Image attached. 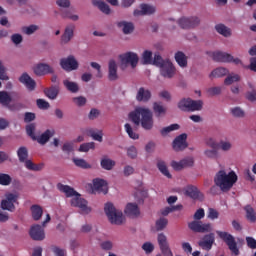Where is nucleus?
Instances as JSON below:
<instances>
[{
  "label": "nucleus",
  "mask_w": 256,
  "mask_h": 256,
  "mask_svg": "<svg viewBox=\"0 0 256 256\" xmlns=\"http://www.w3.org/2000/svg\"><path fill=\"white\" fill-rule=\"evenodd\" d=\"M203 109V102L201 100L190 99L189 111H201Z\"/></svg>",
  "instance_id": "48"
},
{
  "label": "nucleus",
  "mask_w": 256,
  "mask_h": 256,
  "mask_svg": "<svg viewBox=\"0 0 256 256\" xmlns=\"http://www.w3.org/2000/svg\"><path fill=\"white\" fill-rule=\"evenodd\" d=\"M204 155H206L208 159H217L219 152L217 151V149L212 148V150L204 151Z\"/></svg>",
  "instance_id": "61"
},
{
  "label": "nucleus",
  "mask_w": 256,
  "mask_h": 256,
  "mask_svg": "<svg viewBox=\"0 0 256 256\" xmlns=\"http://www.w3.org/2000/svg\"><path fill=\"white\" fill-rule=\"evenodd\" d=\"M20 83L25 85V87L28 89V91H35V87H37V83L29 74L23 73L19 78Z\"/></svg>",
  "instance_id": "18"
},
{
  "label": "nucleus",
  "mask_w": 256,
  "mask_h": 256,
  "mask_svg": "<svg viewBox=\"0 0 256 256\" xmlns=\"http://www.w3.org/2000/svg\"><path fill=\"white\" fill-rule=\"evenodd\" d=\"M216 234L218 237L227 245L228 249L233 253V255H239V248L237 247V241L235 237L229 232L217 230Z\"/></svg>",
  "instance_id": "5"
},
{
  "label": "nucleus",
  "mask_w": 256,
  "mask_h": 256,
  "mask_svg": "<svg viewBox=\"0 0 256 256\" xmlns=\"http://www.w3.org/2000/svg\"><path fill=\"white\" fill-rule=\"evenodd\" d=\"M57 189L61 191V193H65L66 197H73L71 199L72 207H78L84 215H89V213H91V208L87 206V201L81 198V195H79V193H77L71 186L58 183Z\"/></svg>",
  "instance_id": "1"
},
{
  "label": "nucleus",
  "mask_w": 256,
  "mask_h": 256,
  "mask_svg": "<svg viewBox=\"0 0 256 256\" xmlns=\"http://www.w3.org/2000/svg\"><path fill=\"white\" fill-rule=\"evenodd\" d=\"M208 55L212 57L213 61L218 63H234V65H241V59L233 58V56L229 53L225 52H208Z\"/></svg>",
  "instance_id": "6"
},
{
  "label": "nucleus",
  "mask_w": 256,
  "mask_h": 256,
  "mask_svg": "<svg viewBox=\"0 0 256 256\" xmlns=\"http://www.w3.org/2000/svg\"><path fill=\"white\" fill-rule=\"evenodd\" d=\"M121 69H127L129 65H131L132 69L137 67V63H139V56L134 52H126L119 56Z\"/></svg>",
  "instance_id": "8"
},
{
  "label": "nucleus",
  "mask_w": 256,
  "mask_h": 256,
  "mask_svg": "<svg viewBox=\"0 0 256 256\" xmlns=\"http://www.w3.org/2000/svg\"><path fill=\"white\" fill-rule=\"evenodd\" d=\"M244 209L246 211V218L248 219V221H250V223H255V221H256L255 209H253V207H251V205L245 206Z\"/></svg>",
  "instance_id": "41"
},
{
  "label": "nucleus",
  "mask_w": 256,
  "mask_h": 256,
  "mask_svg": "<svg viewBox=\"0 0 256 256\" xmlns=\"http://www.w3.org/2000/svg\"><path fill=\"white\" fill-rule=\"evenodd\" d=\"M93 189L99 193L107 195L109 189L107 188V181L103 179L96 178L93 180Z\"/></svg>",
  "instance_id": "21"
},
{
  "label": "nucleus",
  "mask_w": 256,
  "mask_h": 256,
  "mask_svg": "<svg viewBox=\"0 0 256 256\" xmlns=\"http://www.w3.org/2000/svg\"><path fill=\"white\" fill-rule=\"evenodd\" d=\"M92 5H94V7H98V9H100L102 13H105V15H109L111 13V8L107 5V3H105V1L93 0Z\"/></svg>",
  "instance_id": "30"
},
{
  "label": "nucleus",
  "mask_w": 256,
  "mask_h": 256,
  "mask_svg": "<svg viewBox=\"0 0 256 256\" xmlns=\"http://www.w3.org/2000/svg\"><path fill=\"white\" fill-rule=\"evenodd\" d=\"M174 57L179 67H182L183 69L187 67V56L185 55V53L178 51L175 53Z\"/></svg>",
  "instance_id": "33"
},
{
  "label": "nucleus",
  "mask_w": 256,
  "mask_h": 256,
  "mask_svg": "<svg viewBox=\"0 0 256 256\" xmlns=\"http://www.w3.org/2000/svg\"><path fill=\"white\" fill-rule=\"evenodd\" d=\"M26 133L29 137H31V139H33L35 141V139H37L35 137V124H29L26 126Z\"/></svg>",
  "instance_id": "59"
},
{
  "label": "nucleus",
  "mask_w": 256,
  "mask_h": 256,
  "mask_svg": "<svg viewBox=\"0 0 256 256\" xmlns=\"http://www.w3.org/2000/svg\"><path fill=\"white\" fill-rule=\"evenodd\" d=\"M231 113L234 117H245V112L240 107L232 108Z\"/></svg>",
  "instance_id": "63"
},
{
  "label": "nucleus",
  "mask_w": 256,
  "mask_h": 256,
  "mask_svg": "<svg viewBox=\"0 0 256 256\" xmlns=\"http://www.w3.org/2000/svg\"><path fill=\"white\" fill-rule=\"evenodd\" d=\"M199 23H201V20L196 16L182 17L178 20V25L181 29H194Z\"/></svg>",
  "instance_id": "12"
},
{
  "label": "nucleus",
  "mask_w": 256,
  "mask_h": 256,
  "mask_svg": "<svg viewBox=\"0 0 256 256\" xmlns=\"http://www.w3.org/2000/svg\"><path fill=\"white\" fill-rule=\"evenodd\" d=\"M153 111L156 117H165L167 114V108L161 104V102L153 103Z\"/></svg>",
  "instance_id": "29"
},
{
  "label": "nucleus",
  "mask_w": 256,
  "mask_h": 256,
  "mask_svg": "<svg viewBox=\"0 0 256 256\" xmlns=\"http://www.w3.org/2000/svg\"><path fill=\"white\" fill-rule=\"evenodd\" d=\"M208 219L215 221V219H219V212L215 208L208 209Z\"/></svg>",
  "instance_id": "60"
},
{
  "label": "nucleus",
  "mask_w": 256,
  "mask_h": 256,
  "mask_svg": "<svg viewBox=\"0 0 256 256\" xmlns=\"http://www.w3.org/2000/svg\"><path fill=\"white\" fill-rule=\"evenodd\" d=\"M117 25L120 29H122L124 35H129L132 31H135V26L131 22L121 21L118 22Z\"/></svg>",
  "instance_id": "28"
},
{
  "label": "nucleus",
  "mask_w": 256,
  "mask_h": 256,
  "mask_svg": "<svg viewBox=\"0 0 256 256\" xmlns=\"http://www.w3.org/2000/svg\"><path fill=\"white\" fill-rule=\"evenodd\" d=\"M29 233L33 241H43L45 239V230L39 224L33 225Z\"/></svg>",
  "instance_id": "15"
},
{
  "label": "nucleus",
  "mask_w": 256,
  "mask_h": 256,
  "mask_svg": "<svg viewBox=\"0 0 256 256\" xmlns=\"http://www.w3.org/2000/svg\"><path fill=\"white\" fill-rule=\"evenodd\" d=\"M17 201H19V194L17 192H7L5 194V199L1 201V209H3V211H10V213H13L15 211V203H19Z\"/></svg>",
  "instance_id": "7"
},
{
  "label": "nucleus",
  "mask_w": 256,
  "mask_h": 256,
  "mask_svg": "<svg viewBox=\"0 0 256 256\" xmlns=\"http://www.w3.org/2000/svg\"><path fill=\"white\" fill-rule=\"evenodd\" d=\"M217 33L223 35V37H231V29L227 28L224 24H218L215 26Z\"/></svg>",
  "instance_id": "42"
},
{
  "label": "nucleus",
  "mask_w": 256,
  "mask_h": 256,
  "mask_svg": "<svg viewBox=\"0 0 256 256\" xmlns=\"http://www.w3.org/2000/svg\"><path fill=\"white\" fill-rule=\"evenodd\" d=\"M157 242L163 256H173V251H171L169 242L167 241V236L164 233L158 234Z\"/></svg>",
  "instance_id": "11"
},
{
  "label": "nucleus",
  "mask_w": 256,
  "mask_h": 256,
  "mask_svg": "<svg viewBox=\"0 0 256 256\" xmlns=\"http://www.w3.org/2000/svg\"><path fill=\"white\" fill-rule=\"evenodd\" d=\"M205 217V210L199 208L194 213V221L188 223V228L194 233H211L213 231V226L211 223H203L201 219Z\"/></svg>",
  "instance_id": "3"
},
{
  "label": "nucleus",
  "mask_w": 256,
  "mask_h": 256,
  "mask_svg": "<svg viewBox=\"0 0 256 256\" xmlns=\"http://www.w3.org/2000/svg\"><path fill=\"white\" fill-rule=\"evenodd\" d=\"M180 161H181L183 169H185V167H193V165L195 163V161L193 160L192 157L184 158Z\"/></svg>",
  "instance_id": "62"
},
{
  "label": "nucleus",
  "mask_w": 256,
  "mask_h": 256,
  "mask_svg": "<svg viewBox=\"0 0 256 256\" xmlns=\"http://www.w3.org/2000/svg\"><path fill=\"white\" fill-rule=\"evenodd\" d=\"M36 31H39V26L32 24L30 26H24L22 28V33H24V35H33V33H35Z\"/></svg>",
  "instance_id": "51"
},
{
  "label": "nucleus",
  "mask_w": 256,
  "mask_h": 256,
  "mask_svg": "<svg viewBox=\"0 0 256 256\" xmlns=\"http://www.w3.org/2000/svg\"><path fill=\"white\" fill-rule=\"evenodd\" d=\"M191 105V98H183L178 102V109L180 111H189Z\"/></svg>",
  "instance_id": "46"
},
{
  "label": "nucleus",
  "mask_w": 256,
  "mask_h": 256,
  "mask_svg": "<svg viewBox=\"0 0 256 256\" xmlns=\"http://www.w3.org/2000/svg\"><path fill=\"white\" fill-rule=\"evenodd\" d=\"M86 135L88 137H92L94 141H98L99 143H103V130L96 131L93 128H88L85 130Z\"/></svg>",
  "instance_id": "27"
},
{
  "label": "nucleus",
  "mask_w": 256,
  "mask_h": 256,
  "mask_svg": "<svg viewBox=\"0 0 256 256\" xmlns=\"http://www.w3.org/2000/svg\"><path fill=\"white\" fill-rule=\"evenodd\" d=\"M248 87H249V89H251V91L246 92V99L253 103L254 101H256L255 85H253V83H251V82H248Z\"/></svg>",
  "instance_id": "45"
},
{
  "label": "nucleus",
  "mask_w": 256,
  "mask_h": 256,
  "mask_svg": "<svg viewBox=\"0 0 256 256\" xmlns=\"http://www.w3.org/2000/svg\"><path fill=\"white\" fill-rule=\"evenodd\" d=\"M44 94L48 99H57V95H59V87L57 86H52L50 88H46L44 90Z\"/></svg>",
  "instance_id": "37"
},
{
  "label": "nucleus",
  "mask_w": 256,
  "mask_h": 256,
  "mask_svg": "<svg viewBox=\"0 0 256 256\" xmlns=\"http://www.w3.org/2000/svg\"><path fill=\"white\" fill-rule=\"evenodd\" d=\"M75 33V25H69L65 28L64 33L61 37L62 43H69L73 39Z\"/></svg>",
  "instance_id": "26"
},
{
  "label": "nucleus",
  "mask_w": 256,
  "mask_h": 256,
  "mask_svg": "<svg viewBox=\"0 0 256 256\" xmlns=\"http://www.w3.org/2000/svg\"><path fill=\"white\" fill-rule=\"evenodd\" d=\"M11 101H13V98L11 97V94H9V92L0 91V105L8 108L11 104Z\"/></svg>",
  "instance_id": "32"
},
{
  "label": "nucleus",
  "mask_w": 256,
  "mask_h": 256,
  "mask_svg": "<svg viewBox=\"0 0 256 256\" xmlns=\"http://www.w3.org/2000/svg\"><path fill=\"white\" fill-rule=\"evenodd\" d=\"M31 211H32V217L34 221H39L41 217H43V208L39 205H32L31 206Z\"/></svg>",
  "instance_id": "38"
},
{
  "label": "nucleus",
  "mask_w": 256,
  "mask_h": 256,
  "mask_svg": "<svg viewBox=\"0 0 256 256\" xmlns=\"http://www.w3.org/2000/svg\"><path fill=\"white\" fill-rule=\"evenodd\" d=\"M108 79L109 81H117L119 75L117 74V62L110 60L108 64Z\"/></svg>",
  "instance_id": "25"
},
{
  "label": "nucleus",
  "mask_w": 256,
  "mask_h": 256,
  "mask_svg": "<svg viewBox=\"0 0 256 256\" xmlns=\"http://www.w3.org/2000/svg\"><path fill=\"white\" fill-rule=\"evenodd\" d=\"M34 73L38 77H43V75L55 73V70H53V67H51L49 64L39 63L34 67Z\"/></svg>",
  "instance_id": "17"
},
{
  "label": "nucleus",
  "mask_w": 256,
  "mask_h": 256,
  "mask_svg": "<svg viewBox=\"0 0 256 256\" xmlns=\"http://www.w3.org/2000/svg\"><path fill=\"white\" fill-rule=\"evenodd\" d=\"M11 181H13V179L9 174L0 173V185H3V186L11 185Z\"/></svg>",
  "instance_id": "54"
},
{
  "label": "nucleus",
  "mask_w": 256,
  "mask_h": 256,
  "mask_svg": "<svg viewBox=\"0 0 256 256\" xmlns=\"http://www.w3.org/2000/svg\"><path fill=\"white\" fill-rule=\"evenodd\" d=\"M157 167H158L160 173H162V175H164L168 179H171V173H169V169L167 168V164L165 163V161L158 160Z\"/></svg>",
  "instance_id": "39"
},
{
  "label": "nucleus",
  "mask_w": 256,
  "mask_h": 256,
  "mask_svg": "<svg viewBox=\"0 0 256 256\" xmlns=\"http://www.w3.org/2000/svg\"><path fill=\"white\" fill-rule=\"evenodd\" d=\"M184 195L190 197V199H193L194 201H203L205 199V195L194 185L186 186L184 188Z\"/></svg>",
  "instance_id": "9"
},
{
  "label": "nucleus",
  "mask_w": 256,
  "mask_h": 256,
  "mask_svg": "<svg viewBox=\"0 0 256 256\" xmlns=\"http://www.w3.org/2000/svg\"><path fill=\"white\" fill-rule=\"evenodd\" d=\"M169 61V59H163V57H161V54H159V52H156L154 54L152 65H155V67H159L161 69L166 63H169Z\"/></svg>",
  "instance_id": "35"
},
{
  "label": "nucleus",
  "mask_w": 256,
  "mask_h": 256,
  "mask_svg": "<svg viewBox=\"0 0 256 256\" xmlns=\"http://www.w3.org/2000/svg\"><path fill=\"white\" fill-rule=\"evenodd\" d=\"M143 111H147V108H137L134 112L129 114V118L134 125L139 126L141 124V119H143Z\"/></svg>",
  "instance_id": "23"
},
{
  "label": "nucleus",
  "mask_w": 256,
  "mask_h": 256,
  "mask_svg": "<svg viewBox=\"0 0 256 256\" xmlns=\"http://www.w3.org/2000/svg\"><path fill=\"white\" fill-rule=\"evenodd\" d=\"M24 165H25L26 169H28V171H43V169L45 167L44 163L35 164L31 160H26L24 162Z\"/></svg>",
  "instance_id": "31"
},
{
  "label": "nucleus",
  "mask_w": 256,
  "mask_h": 256,
  "mask_svg": "<svg viewBox=\"0 0 256 256\" xmlns=\"http://www.w3.org/2000/svg\"><path fill=\"white\" fill-rule=\"evenodd\" d=\"M215 244V233L210 232L202 237V239L198 242L199 247L204 251H211L213 249V245Z\"/></svg>",
  "instance_id": "13"
},
{
  "label": "nucleus",
  "mask_w": 256,
  "mask_h": 256,
  "mask_svg": "<svg viewBox=\"0 0 256 256\" xmlns=\"http://www.w3.org/2000/svg\"><path fill=\"white\" fill-rule=\"evenodd\" d=\"M174 151H183L187 149V134H180L177 136L172 144Z\"/></svg>",
  "instance_id": "16"
},
{
  "label": "nucleus",
  "mask_w": 256,
  "mask_h": 256,
  "mask_svg": "<svg viewBox=\"0 0 256 256\" xmlns=\"http://www.w3.org/2000/svg\"><path fill=\"white\" fill-rule=\"evenodd\" d=\"M228 73L227 68L219 67L212 71L210 77H225Z\"/></svg>",
  "instance_id": "49"
},
{
  "label": "nucleus",
  "mask_w": 256,
  "mask_h": 256,
  "mask_svg": "<svg viewBox=\"0 0 256 256\" xmlns=\"http://www.w3.org/2000/svg\"><path fill=\"white\" fill-rule=\"evenodd\" d=\"M151 90L146 89L145 87H140L136 94V100L140 103H147L151 100Z\"/></svg>",
  "instance_id": "20"
},
{
  "label": "nucleus",
  "mask_w": 256,
  "mask_h": 256,
  "mask_svg": "<svg viewBox=\"0 0 256 256\" xmlns=\"http://www.w3.org/2000/svg\"><path fill=\"white\" fill-rule=\"evenodd\" d=\"M141 10H134V17H139L141 15H153L155 13V7L149 4H141Z\"/></svg>",
  "instance_id": "22"
},
{
  "label": "nucleus",
  "mask_w": 256,
  "mask_h": 256,
  "mask_svg": "<svg viewBox=\"0 0 256 256\" xmlns=\"http://www.w3.org/2000/svg\"><path fill=\"white\" fill-rule=\"evenodd\" d=\"M17 156L20 163H25L27 161V158L29 157V151L25 146H22L18 149Z\"/></svg>",
  "instance_id": "40"
},
{
  "label": "nucleus",
  "mask_w": 256,
  "mask_h": 256,
  "mask_svg": "<svg viewBox=\"0 0 256 256\" xmlns=\"http://www.w3.org/2000/svg\"><path fill=\"white\" fill-rule=\"evenodd\" d=\"M233 147V145L231 144V142L229 141H223L221 140L218 143V149H221V151H231V148Z\"/></svg>",
  "instance_id": "58"
},
{
  "label": "nucleus",
  "mask_w": 256,
  "mask_h": 256,
  "mask_svg": "<svg viewBox=\"0 0 256 256\" xmlns=\"http://www.w3.org/2000/svg\"><path fill=\"white\" fill-rule=\"evenodd\" d=\"M61 16L64 19H71V21H79V15L73 14V10L72 9L61 10Z\"/></svg>",
  "instance_id": "43"
},
{
  "label": "nucleus",
  "mask_w": 256,
  "mask_h": 256,
  "mask_svg": "<svg viewBox=\"0 0 256 256\" xmlns=\"http://www.w3.org/2000/svg\"><path fill=\"white\" fill-rule=\"evenodd\" d=\"M237 81H241V77L237 74L233 76H228L224 80V85H233V83H237Z\"/></svg>",
  "instance_id": "57"
},
{
  "label": "nucleus",
  "mask_w": 256,
  "mask_h": 256,
  "mask_svg": "<svg viewBox=\"0 0 256 256\" xmlns=\"http://www.w3.org/2000/svg\"><path fill=\"white\" fill-rule=\"evenodd\" d=\"M125 214L127 217H139L141 215V211L139 210V206L135 203H128L125 208Z\"/></svg>",
  "instance_id": "24"
},
{
  "label": "nucleus",
  "mask_w": 256,
  "mask_h": 256,
  "mask_svg": "<svg viewBox=\"0 0 256 256\" xmlns=\"http://www.w3.org/2000/svg\"><path fill=\"white\" fill-rule=\"evenodd\" d=\"M63 84L66 87V89L68 91H70L71 93H77V91H79V85H77V83H75V82H71L69 80H64Z\"/></svg>",
  "instance_id": "47"
},
{
  "label": "nucleus",
  "mask_w": 256,
  "mask_h": 256,
  "mask_svg": "<svg viewBox=\"0 0 256 256\" xmlns=\"http://www.w3.org/2000/svg\"><path fill=\"white\" fill-rule=\"evenodd\" d=\"M169 224V220L167 218H160L156 221V231H163L165 227Z\"/></svg>",
  "instance_id": "53"
},
{
  "label": "nucleus",
  "mask_w": 256,
  "mask_h": 256,
  "mask_svg": "<svg viewBox=\"0 0 256 256\" xmlns=\"http://www.w3.org/2000/svg\"><path fill=\"white\" fill-rule=\"evenodd\" d=\"M179 129V124H172L170 126L164 127L160 133L163 137L167 135L168 133H171V131H177Z\"/></svg>",
  "instance_id": "56"
},
{
  "label": "nucleus",
  "mask_w": 256,
  "mask_h": 256,
  "mask_svg": "<svg viewBox=\"0 0 256 256\" xmlns=\"http://www.w3.org/2000/svg\"><path fill=\"white\" fill-rule=\"evenodd\" d=\"M90 149H95V142L83 143L79 147L80 153H88Z\"/></svg>",
  "instance_id": "55"
},
{
  "label": "nucleus",
  "mask_w": 256,
  "mask_h": 256,
  "mask_svg": "<svg viewBox=\"0 0 256 256\" xmlns=\"http://www.w3.org/2000/svg\"><path fill=\"white\" fill-rule=\"evenodd\" d=\"M239 177L235 171H230L228 174L225 170L218 171L214 176V184L222 193H227L233 189V185L237 183Z\"/></svg>",
  "instance_id": "2"
},
{
  "label": "nucleus",
  "mask_w": 256,
  "mask_h": 256,
  "mask_svg": "<svg viewBox=\"0 0 256 256\" xmlns=\"http://www.w3.org/2000/svg\"><path fill=\"white\" fill-rule=\"evenodd\" d=\"M100 165L102 169H105V171H111L113 167H115L116 163H115V160L104 157L101 159Z\"/></svg>",
  "instance_id": "36"
},
{
  "label": "nucleus",
  "mask_w": 256,
  "mask_h": 256,
  "mask_svg": "<svg viewBox=\"0 0 256 256\" xmlns=\"http://www.w3.org/2000/svg\"><path fill=\"white\" fill-rule=\"evenodd\" d=\"M74 165H76V167H80V169H91V164H89L87 161H85V159L82 158H73L72 159Z\"/></svg>",
  "instance_id": "44"
},
{
  "label": "nucleus",
  "mask_w": 256,
  "mask_h": 256,
  "mask_svg": "<svg viewBox=\"0 0 256 256\" xmlns=\"http://www.w3.org/2000/svg\"><path fill=\"white\" fill-rule=\"evenodd\" d=\"M37 103V107L38 109H49V107H51V105L49 104V102L43 100V99H38L36 101Z\"/></svg>",
  "instance_id": "64"
},
{
  "label": "nucleus",
  "mask_w": 256,
  "mask_h": 256,
  "mask_svg": "<svg viewBox=\"0 0 256 256\" xmlns=\"http://www.w3.org/2000/svg\"><path fill=\"white\" fill-rule=\"evenodd\" d=\"M143 116L141 118V125L145 129V131H151L153 129V113L151 110L147 109L142 110Z\"/></svg>",
  "instance_id": "14"
},
{
  "label": "nucleus",
  "mask_w": 256,
  "mask_h": 256,
  "mask_svg": "<svg viewBox=\"0 0 256 256\" xmlns=\"http://www.w3.org/2000/svg\"><path fill=\"white\" fill-rule=\"evenodd\" d=\"M124 129H125L127 135L130 137V139H134V140L139 139V134H137L136 132L133 131V127H131V124L126 123L124 125Z\"/></svg>",
  "instance_id": "50"
},
{
  "label": "nucleus",
  "mask_w": 256,
  "mask_h": 256,
  "mask_svg": "<svg viewBox=\"0 0 256 256\" xmlns=\"http://www.w3.org/2000/svg\"><path fill=\"white\" fill-rule=\"evenodd\" d=\"M143 61H144V65H152L153 63V52L146 50L144 51L143 55Z\"/></svg>",
  "instance_id": "52"
},
{
  "label": "nucleus",
  "mask_w": 256,
  "mask_h": 256,
  "mask_svg": "<svg viewBox=\"0 0 256 256\" xmlns=\"http://www.w3.org/2000/svg\"><path fill=\"white\" fill-rule=\"evenodd\" d=\"M60 66L64 71H76V69H79V62H77L75 56L70 55L60 60Z\"/></svg>",
  "instance_id": "10"
},
{
  "label": "nucleus",
  "mask_w": 256,
  "mask_h": 256,
  "mask_svg": "<svg viewBox=\"0 0 256 256\" xmlns=\"http://www.w3.org/2000/svg\"><path fill=\"white\" fill-rule=\"evenodd\" d=\"M53 135H55V130L48 129L40 135L37 141L40 143V145H45L47 142H49V139L53 137Z\"/></svg>",
  "instance_id": "34"
},
{
  "label": "nucleus",
  "mask_w": 256,
  "mask_h": 256,
  "mask_svg": "<svg viewBox=\"0 0 256 256\" xmlns=\"http://www.w3.org/2000/svg\"><path fill=\"white\" fill-rule=\"evenodd\" d=\"M104 212L112 225H123V223H125V216H123V212L115 208L113 203H106L104 206Z\"/></svg>",
  "instance_id": "4"
},
{
  "label": "nucleus",
  "mask_w": 256,
  "mask_h": 256,
  "mask_svg": "<svg viewBox=\"0 0 256 256\" xmlns=\"http://www.w3.org/2000/svg\"><path fill=\"white\" fill-rule=\"evenodd\" d=\"M160 73L162 77H165L166 79H172V77H174L175 66H173L171 60L169 62H166L163 68H160Z\"/></svg>",
  "instance_id": "19"
}]
</instances>
